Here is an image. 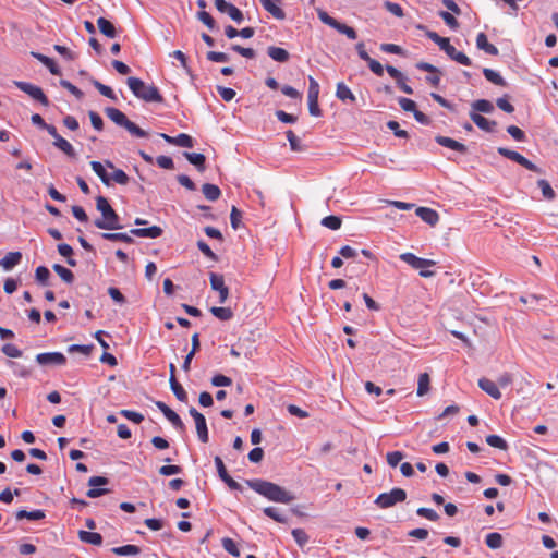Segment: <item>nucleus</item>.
Returning <instances> with one entry per match:
<instances>
[{
    "label": "nucleus",
    "instance_id": "nucleus-54",
    "mask_svg": "<svg viewBox=\"0 0 558 558\" xmlns=\"http://www.w3.org/2000/svg\"><path fill=\"white\" fill-rule=\"evenodd\" d=\"M319 96V84L317 81L310 76L308 77V93H307V100L312 99H318Z\"/></svg>",
    "mask_w": 558,
    "mask_h": 558
},
{
    "label": "nucleus",
    "instance_id": "nucleus-42",
    "mask_svg": "<svg viewBox=\"0 0 558 558\" xmlns=\"http://www.w3.org/2000/svg\"><path fill=\"white\" fill-rule=\"evenodd\" d=\"M210 313L220 320H230L233 317V312L229 307H217L213 306Z\"/></svg>",
    "mask_w": 558,
    "mask_h": 558
},
{
    "label": "nucleus",
    "instance_id": "nucleus-23",
    "mask_svg": "<svg viewBox=\"0 0 558 558\" xmlns=\"http://www.w3.org/2000/svg\"><path fill=\"white\" fill-rule=\"evenodd\" d=\"M476 47L490 56H497L499 53L498 48L488 41L487 36L484 33L477 34Z\"/></svg>",
    "mask_w": 558,
    "mask_h": 558
},
{
    "label": "nucleus",
    "instance_id": "nucleus-14",
    "mask_svg": "<svg viewBox=\"0 0 558 558\" xmlns=\"http://www.w3.org/2000/svg\"><path fill=\"white\" fill-rule=\"evenodd\" d=\"M36 361L40 365H64L66 357L60 352H47L37 354Z\"/></svg>",
    "mask_w": 558,
    "mask_h": 558
},
{
    "label": "nucleus",
    "instance_id": "nucleus-59",
    "mask_svg": "<svg viewBox=\"0 0 558 558\" xmlns=\"http://www.w3.org/2000/svg\"><path fill=\"white\" fill-rule=\"evenodd\" d=\"M159 474L162 476H170L174 474H180L182 472V468L175 464L162 465L158 470Z\"/></svg>",
    "mask_w": 558,
    "mask_h": 558
},
{
    "label": "nucleus",
    "instance_id": "nucleus-25",
    "mask_svg": "<svg viewBox=\"0 0 558 558\" xmlns=\"http://www.w3.org/2000/svg\"><path fill=\"white\" fill-rule=\"evenodd\" d=\"M21 259L22 254L20 252H10L0 259V266L5 270H10L19 265Z\"/></svg>",
    "mask_w": 558,
    "mask_h": 558
},
{
    "label": "nucleus",
    "instance_id": "nucleus-29",
    "mask_svg": "<svg viewBox=\"0 0 558 558\" xmlns=\"http://www.w3.org/2000/svg\"><path fill=\"white\" fill-rule=\"evenodd\" d=\"M105 165L109 169L113 170L110 180L112 179L116 183L120 185H126L129 183V175L122 169H116L114 165L109 160H106Z\"/></svg>",
    "mask_w": 558,
    "mask_h": 558
},
{
    "label": "nucleus",
    "instance_id": "nucleus-15",
    "mask_svg": "<svg viewBox=\"0 0 558 558\" xmlns=\"http://www.w3.org/2000/svg\"><path fill=\"white\" fill-rule=\"evenodd\" d=\"M155 404L175 428H178V429L184 428V424H183L181 417L172 409H170L165 402L156 401Z\"/></svg>",
    "mask_w": 558,
    "mask_h": 558
},
{
    "label": "nucleus",
    "instance_id": "nucleus-9",
    "mask_svg": "<svg viewBox=\"0 0 558 558\" xmlns=\"http://www.w3.org/2000/svg\"><path fill=\"white\" fill-rule=\"evenodd\" d=\"M14 85L22 92L29 95L33 99L40 102L43 106H49V100L47 96L44 94L43 89L36 85H33L27 82L15 81Z\"/></svg>",
    "mask_w": 558,
    "mask_h": 558
},
{
    "label": "nucleus",
    "instance_id": "nucleus-11",
    "mask_svg": "<svg viewBox=\"0 0 558 558\" xmlns=\"http://www.w3.org/2000/svg\"><path fill=\"white\" fill-rule=\"evenodd\" d=\"M209 281L211 289L219 293V302L225 303L229 298V288L225 284L223 276L210 272Z\"/></svg>",
    "mask_w": 558,
    "mask_h": 558
},
{
    "label": "nucleus",
    "instance_id": "nucleus-35",
    "mask_svg": "<svg viewBox=\"0 0 558 558\" xmlns=\"http://www.w3.org/2000/svg\"><path fill=\"white\" fill-rule=\"evenodd\" d=\"M183 155L198 171L203 172L205 170L206 158L203 154L185 151Z\"/></svg>",
    "mask_w": 558,
    "mask_h": 558
},
{
    "label": "nucleus",
    "instance_id": "nucleus-44",
    "mask_svg": "<svg viewBox=\"0 0 558 558\" xmlns=\"http://www.w3.org/2000/svg\"><path fill=\"white\" fill-rule=\"evenodd\" d=\"M472 109L474 112H484L490 113L494 110V106L489 100L478 99L472 104Z\"/></svg>",
    "mask_w": 558,
    "mask_h": 558
},
{
    "label": "nucleus",
    "instance_id": "nucleus-32",
    "mask_svg": "<svg viewBox=\"0 0 558 558\" xmlns=\"http://www.w3.org/2000/svg\"><path fill=\"white\" fill-rule=\"evenodd\" d=\"M78 538L87 544L100 546L102 543V536L97 532L80 531Z\"/></svg>",
    "mask_w": 558,
    "mask_h": 558
},
{
    "label": "nucleus",
    "instance_id": "nucleus-3",
    "mask_svg": "<svg viewBox=\"0 0 558 558\" xmlns=\"http://www.w3.org/2000/svg\"><path fill=\"white\" fill-rule=\"evenodd\" d=\"M126 83L135 97L146 102H163V97L155 85H147L138 77H129Z\"/></svg>",
    "mask_w": 558,
    "mask_h": 558
},
{
    "label": "nucleus",
    "instance_id": "nucleus-12",
    "mask_svg": "<svg viewBox=\"0 0 558 558\" xmlns=\"http://www.w3.org/2000/svg\"><path fill=\"white\" fill-rule=\"evenodd\" d=\"M215 7L220 13L228 14L236 23H241L244 19L242 11L226 0H215Z\"/></svg>",
    "mask_w": 558,
    "mask_h": 558
},
{
    "label": "nucleus",
    "instance_id": "nucleus-31",
    "mask_svg": "<svg viewBox=\"0 0 558 558\" xmlns=\"http://www.w3.org/2000/svg\"><path fill=\"white\" fill-rule=\"evenodd\" d=\"M336 96L341 101L349 100L350 102H354L356 100L354 94L343 82L337 84Z\"/></svg>",
    "mask_w": 558,
    "mask_h": 558
},
{
    "label": "nucleus",
    "instance_id": "nucleus-5",
    "mask_svg": "<svg viewBox=\"0 0 558 558\" xmlns=\"http://www.w3.org/2000/svg\"><path fill=\"white\" fill-rule=\"evenodd\" d=\"M399 257L413 269L418 270L420 276L423 278H430L435 275V271L428 269L436 265V262L433 259L422 258L410 252L402 253Z\"/></svg>",
    "mask_w": 558,
    "mask_h": 558
},
{
    "label": "nucleus",
    "instance_id": "nucleus-27",
    "mask_svg": "<svg viewBox=\"0 0 558 558\" xmlns=\"http://www.w3.org/2000/svg\"><path fill=\"white\" fill-rule=\"evenodd\" d=\"M267 53L272 60L281 63L287 62L290 58V54L286 49L277 46H269L267 48Z\"/></svg>",
    "mask_w": 558,
    "mask_h": 558
},
{
    "label": "nucleus",
    "instance_id": "nucleus-55",
    "mask_svg": "<svg viewBox=\"0 0 558 558\" xmlns=\"http://www.w3.org/2000/svg\"><path fill=\"white\" fill-rule=\"evenodd\" d=\"M35 277H36V280L39 283L46 286L47 282H48L49 277H50V271H49V269L47 267L39 266L35 270Z\"/></svg>",
    "mask_w": 558,
    "mask_h": 558
},
{
    "label": "nucleus",
    "instance_id": "nucleus-22",
    "mask_svg": "<svg viewBox=\"0 0 558 558\" xmlns=\"http://www.w3.org/2000/svg\"><path fill=\"white\" fill-rule=\"evenodd\" d=\"M130 234L140 236V238L156 239L162 234V229L158 226H153L149 228L132 229V230H130Z\"/></svg>",
    "mask_w": 558,
    "mask_h": 558
},
{
    "label": "nucleus",
    "instance_id": "nucleus-37",
    "mask_svg": "<svg viewBox=\"0 0 558 558\" xmlns=\"http://www.w3.org/2000/svg\"><path fill=\"white\" fill-rule=\"evenodd\" d=\"M90 167H92L93 171L99 177L101 182L105 185L109 186L110 185V177L107 173L105 166L99 161H92Z\"/></svg>",
    "mask_w": 558,
    "mask_h": 558
},
{
    "label": "nucleus",
    "instance_id": "nucleus-61",
    "mask_svg": "<svg viewBox=\"0 0 558 558\" xmlns=\"http://www.w3.org/2000/svg\"><path fill=\"white\" fill-rule=\"evenodd\" d=\"M416 513L417 515L430 521H437L439 519L438 513L430 508L421 507L416 510Z\"/></svg>",
    "mask_w": 558,
    "mask_h": 558
},
{
    "label": "nucleus",
    "instance_id": "nucleus-6",
    "mask_svg": "<svg viewBox=\"0 0 558 558\" xmlns=\"http://www.w3.org/2000/svg\"><path fill=\"white\" fill-rule=\"evenodd\" d=\"M407 499V492L402 488L395 487L388 493H383L377 496L374 504L381 509L393 507L399 502H403Z\"/></svg>",
    "mask_w": 558,
    "mask_h": 558
},
{
    "label": "nucleus",
    "instance_id": "nucleus-48",
    "mask_svg": "<svg viewBox=\"0 0 558 558\" xmlns=\"http://www.w3.org/2000/svg\"><path fill=\"white\" fill-rule=\"evenodd\" d=\"M101 238L112 242L132 243L133 239L128 233H101Z\"/></svg>",
    "mask_w": 558,
    "mask_h": 558
},
{
    "label": "nucleus",
    "instance_id": "nucleus-30",
    "mask_svg": "<svg viewBox=\"0 0 558 558\" xmlns=\"http://www.w3.org/2000/svg\"><path fill=\"white\" fill-rule=\"evenodd\" d=\"M45 517H46V513L41 509H36V510H33V511L19 510L15 513V518L17 520L27 519V520H31V521H38V520L44 519Z\"/></svg>",
    "mask_w": 558,
    "mask_h": 558
},
{
    "label": "nucleus",
    "instance_id": "nucleus-51",
    "mask_svg": "<svg viewBox=\"0 0 558 558\" xmlns=\"http://www.w3.org/2000/svg\"><path fill=\"white\" fill-rule=\"evenodd\" d=\"M322 225L330 230H338L341 227V219L338 216H327L323 218Z\"/></svg>",
    "mask_w": 558,
    "mask_h": 558
},
{
    "label": "nucleus",
    "instance_id": "nucleus-18",
    "mask_svg": "<svg viewBox=\"0 0 558 558\" xmlns=\"http://www.w3.org/2000/svg\"><path fill=\"white\" fill-rule=\"evenodd\" d=\"M415 214L424 222L432 227L436 226L439 221V214L429 207H417Z\"/></svg>",
    "mask_w": 558,
    "mask_h": 558
},
{
    "label": "nucleus",
    "instance_id": "nucleus-13",
    "mask_svg": "<svg viewBox=\"0 0 558 558\" xmlns=\"http://www.w3.org/2000/svg\"><path fill=\"white\" fill-rule=\"evenodd\" d=\"M108 478L104 476H92L88 480V485L92 487L87 490L86 495L89 498H97L108 493L106 488H98V486H104L108 484Z\"/></svg>",
    "mask_w": 558,
    "mask_h": 558
},
{
    "label": "nucleus",
    "instance_id": "nucleus-56",
    "mask_svg": "<svg viewBox=\"0 0 558 558\" xmlns=\"http://www.w3.org/2000/svg\"><path fill=\"white\" fill-rule=\"evenodd\" d=\"M263 512L271 518L272 520L279 522V523H286L287 522V519L286 517H283L277 508H274V507H266L264 508Z\"/></svg>",
    "mask_w": 558,
    "mask_h": 558
},
{
    "label": "nucleus",
    "instance_id": "nucleus-43",
    "mask_svg": "<svg viewBox=\"0 0 558 558\" xmlns=\"http://www.w3.org/2000/svg\"><path fill=\"white\" fill-rule=\"evenodd\" d=\"M485 543L487 547L492 549H498L502 546V536L497 532L488 533L485 537Z\"/></svg>",
    "mask_w": 558,
    "mask_h": 558
},
{
    "label": "nucleus",
    "instance_id": "nucleus-64",
    "mask_svg": "<svg viewBox=\"0 0 558 558\" xmlns=\"http://www.w3.org/2000/svg\"><path fill=\"white\" fill-rule=\"evenodd\" d=\"M197 19L204 23L209 29H213L216 25L215 23V20L213 19V16L206 12L205 10H201L198 13H197Z\"/></svg>",
    "mask_w": 558,
    "mask_h": 558
},
{
    "label": "nucleus",
    "instance_id": "nucleus-16",
    "mask_svg": "<svg viewBox=\"0 0 558 558\" xmlns=\"http://www.w3.org/2000/svg\"><path fill=\"white\" fill-rule=\"evenodd\" d=\"M435 141L440 146L447 147V148L458 151L462 155L468 153V147L463 143H460L451 137L437 135L435 137Z\"/></svg>",
    "mask_w": 558,
    "mask_h": 558
},
{
    "label": "nucleus",
    "instance_id": "nucleus-34",
    "mask_svg": "<svg viewBox=\"0 0 558 558\" xmlns=\"http://www.w3.org/2000/svg\"><path fill=\"white\" fill-rule=\"evenodd\" d=\"M446 53L449 58H451L452 60L462 65L470 66L472 64L471 59L465 53L458 51L452 45L450 46Z\"/></svg>",
    "mask_w": 558,
    "mask_h": 558
},
{
    "label": "nucleus",
    "instance_id": "nucleus-1",
    "mask_svg": "<svg viewBox=\"0 0 558 558\" xmlns=\"http://www.w3.org/2000/svg\"><path fill=\"white\" fill-rule=\"evenodd\" d=\"M247 484L253 490L270 501L289 504L294 499L292 494L272 482L253 480L248 481Z\"/></svg>",
    "mask_w": 558,
    "mask_h": 558
},
{
    "label": "nucleus",
    "instance_id": "nucleus-57",
    "mask_svg": "<svg viewBox=\"0 0 558 558\" xmlns=\"http://www.w3.org/2000/svg\"><path fill=\"white\" fill-rule=\"evenodd\" d=\"M230 222H231V227L234 230H238L241 227L242 213L235 206H232V208H231Z\"/></svg>",
    "mask_w": 558,
    "mask_h": 558
},
{
    "label": "nucleus",
    "instance_id": "nucleus-58",
    "mask_svg": "<svg viewBox=\"0 0 558 558\" xmlns=\"http://www.w3.org/2000/svg\"><path fill=\"white\" fill-rule=\"evenodd\" d=\"M94 349L93 344L89 345H81V344H72L68 348L69 353H81L83 355L88 356Z\"/></svg>",
    "mask_w": 558,
    "mask_h": 558
},
{
    "label": "nucleus",
    "instance_id": "nucleus-63",
    "mask_svg": "<svg viewBox=\"0 0 558 558\" xmlns=\"http://www.w3.org/2000/svg\"><path fill=\"white\" fill-rule=\"evenodd\" d=\"M403 453L401 451H391V452H388L387 456H386V459H387V463L391 466V468H396L400 462L401 460L403 459Z\"/></svg>",
    "mask_w": 558,
    "mask_h": 558
},
{
    "label": "nucleus",
    "instance_id": "nucleus-62",
    "mask_svg": "<svg viewBox=\"0 0 558 558\" xmlns=\"http://www.w3.org/2000/svg\"><path fill=\"white\" fill-rule=\"evenodd\" d=\"M232 384V379L226 375L218 374L211 378V385L215 387H227Z\"/></svg>",
    "mask_w": 558,
    "mask_h": 558
},
{
    "label": "nucleus",
    "instance_id": "nucleus-36",
    "mask_svg": "<svg viewBox=\"0 0 558 558\" xmlns=\"http://www.w3.org/2000/svg\"><path fill=\"white\" fill-rule=\"evenodd\" d=\"M202 192L204 196L210 202L217 201L221 195L220 189L217 185L210 183L203 184Z\"/></svg>",
    "mask_w": 558,
    "mask_h": 558
},
{
    "label": "nucleus",
    "instance_id": "nucleus-52",
    "mask_svg": "<svg viewBox=\"0 0 558 558\" xmlns=\"http://www.w3.org/2000/svg\"><path fill=\"white\" fill-rule=\"evenodd\" d=\"M94 86L96 87V89L105 97L111 99V100H116L117 97H116V94L112 90L111 87L98 82V81H94L93 82Z\"/></svg>",
    "mask_w": 558,
    "mask_h": 558
},
{
    "label": "nucleus",
    "instance_id": "nucleus-46",
    "mask_svg": "<svg viewBox=\"0 0 558 558\" xmlns=\"http://www.w3.org/2000/svg\"><path fill=\"white\" fill-rule=\"evenodd\" d=\"M486 442L490 447L497 448L499 450H507L508 449L507 441L504 438H501L500 436H498V435H488L486 437Z\"/></svg>",
    "mask_w": 558,
    "mask_h": 558
},
{
    "label": "nucleus",
    "instance_id": "nucleus-26",
    "mask_svg": "<svg viewBox=\"0 0 558 558\" xmlns=\"http://www.w3.org/2000/svg\"><path fill=\"white\" fill-rule=\"evenodd\" d=\"M97 26L99 32L109 38H114L117 36L116 26L107 19L99 17L97 20Z\"/></svg>",
    "mask_w": 558,
    "mask_h": 558
},
{
    "label": "nucleus",
    "instance_id": "nucleus-45",
    "mask_svg": "<svg viewBox=\"0 0 558 558\" xmlns=\"http://www.w3.org/2000/svg\"><path fill=\"white\" fill-rule=\"evenodd\" d=\"M141 549L136 545H124L120 547L112 548V553L117 556H128V555H137Z\"/></svg>",
    "mask_w": 558,
    "mask_h": 558
},
{
    "label": "nucleus",
    "instance_id": "nucleus-4",
    "mask_svg": "<svg viewBox=\"0 0 558 558\" xmlns=\"http://www.w3.org/2000/svg\"><path fill=\"white\" fill-rule=\"evenodd\" d=\"M106 116L117 125L124 128L128 130L132 135L136 137H146L147 132L142 130L140 126H137L135 123L130 121L126 116L119 109L113 107H108L105 109Z\"/></svg>",
    "mask_w": 558,
    "mask_h": 558
},
{
    "label": "nucleus",
    "instance_id": "nucleus-17",
    "mask_svg": "<svg viewBox=\"0 0 558 558\" xmlns=\"http://www.w3.org/2000/svg\"><path fill=\"white\" fill-rule=\"evenodd\" d=\"M160 136L169 144H173V145H177V146H180V147H186V148H191L194 146V141L192 138V136H190L189 134H185V133H180L179 135L177 136H170V135H167V134H160Z\"/></svg>",
    "mask_w": 558,
    "mask_h": 558
},
{
    "label": "nucleus",
    "instance_id": "nucleus-8",
    "mask_svg": "<svg viewBox=\"0 0 558 558\" xmlns=\"http://www.w3.org/2000/svg\"><path fill=\"white\" fill-rule=\"evenodd\" d=\"M497 151L502 157H506V158L521 165L522 167H524L525 169H527L530 171H533L536 173H542L541 168H538L535 163L531 162L529 159H526L523 155L519 154L518 151H514V150H511V149L505 148V147H498Z\"/></svg>",
    "mask_w": 558,
    "mask_h": 558
},
{
    "label": "nucleus",
    "instance_id": "nucleus-2",
    "mask_svg": "<svg viewBox=\"0 0 558 558\" xmlns=\"http://www.w3.org/2000/svg\"><path fill=\"white\" fill-rule=\"evenodd\" d=\"M96 207L101 213V218L94 221L98 229L102 230H118L122 226L119 222V216L109 204L108 199L104 196L96 198Z\"/></svg>",
    "mask_w": 558,
    "mask_h": 558
},
{
    "label": "nucleus",
    "instance_id": "nucleus-39",
    "mask_svg": "<svg viewBox=\"0 0 558 558\" xmlns=\"http://www.w3.org/2000/svg\"><path fill=\"white\" fill-rule=\"evenodd\" d=\"M53 145L60 149L62 153H64L68 157H75V150L71 143L66 141L65 138H57V141H53Z\"/></svg>",
    "mask_w": 558,
    "mask_h": 558
},
{
    "label": "nucleus",
    "instance_id": "nucleus-40",
    "mask_svg": "<svg viewBox=\"0 0 558 558\" xmlns=\"http://www.w3.org/2000/svg\"><path fill=\"white\" fill-rule=\"evenodd\" d=\"M52 269L58 274V276L66 283L71 284L74 281V275L73 272L65 268L64 266L60 264H54L52 266Z\"/></svg>",
    "mask_w": 558,
    "mask_h": 558
},
{
    "label": "nucleus",
    "instance_id": "nucleus-20",
    "mask_svg": "<svg viewBox=\"0 0 558 558\" xmlns=\"http://www.w3.org/2000/svg\"><path fill=\"white\" fill-rule=\"evenodd\" d=\"M418 29L421 31H424L426 36L433 40L436 45L439 46V48L441 50H444L445 52H447V50L450 48L451 44H450V40L449 38L447 37H441L439 36L436 32H433V31H428L426 29V27L424 25H417L416 26Z\"/></svg>",
    "mask_w": 558,
    "mask_h": 558
},
{
    "label": "nucleus",
    "instance_id": "nucleus-19",
    "mask_svg": "<svg viewBox=\"0 0 558 558\" xmlns=\"http://www.w3.org/2000/svg\"><path fill=\"white\" fill-rule=\"evenodd\" d=\"M478 387L495 400H499L501 398L498 385L486 377L478 379Z\"/></svg>",
    "mask_w": 558,
    "mask_h": 558
},
{
    "label": "nucleus",
    "instance_id": "nucleus-49",
    "mask_svg": "<svg viewBox=\"0 0 558 558\" xmlns=\"http://www.w3.org/2000/svg\"><path fill=\"white\" fill-rule=\"evenodd\" d=\"M286 135L289 141L291 150H293V151L304 150L301 140L294 134V132L292 130L287 131Z\"/></svg>",
    "mask_w": 558,
    "mask_h": 558
},
{
    "label": "nucleus",
    "instance_id": "nucleus-47",
    "mask_svg": "<svg viewBox=\"0 0 558 558\" xmlns=\"http://www.w3.org/2000/svg\"><path fill=\"white\" fill-rule=\"evenodd\" d=\"M58 252L61 256L68 258L66 263L70 266H72V267L76 266V260L71 257L73 254V248L69 244H65V243L59 244Z\"/></svg>",
    "mask_w": 558,
    "mask_h": 558
},
{
    "label": "nucleus",
    "instance_id": "nucleus-41",
    "mask_svg": "<svg viewBox=\"0 0 558 558\" xmlns=\"http://www.w3.org/2000/svg\"><path fill=\"white\" fill-rule=\"evenodd\" d=\"M483 74H484L485 78L487 81H489L490 83L498 85V86H506V81L498 72H496L492 69L485 68L483 70Z\"/></svg>",
    "mask_w": 558,
    "mask_h": 558
},
{
    "label": "nucleus",
    "instance_id": "nucleus-7",
    "mask_svg": "<svg viewBox=\"0 0 558 558\" xmlns=\"http://www.w3.org/2000/svg\"><path fill=\"white\" fill-rule=\"evenodd\" d=\"M317 15H318V19L324 24L332 27L333 29H336L340 34L345 35L349 39H352V40L356 39L357 33H356V31L353 27L337 21L335 17L330 16L323 9H317Z\"/></svg>",
    "mask_w": 558,
    "mask_h": 558
},
{
    "label": "nucleus",
    "instance_id": "nucleus-10",
    "mask_svg": "<svg viewBox=\"0 0 558 558\" xmlns=\"http://www.w3.org/2000/svg\"><path fill=\"white\" fill-rule=\"evenodd\" d=\"M189 412L195 421L198 439L204 444L208 442L209 436L205 416L195 408H191Z\"/></svg>",
    "mask_w": 558,
    "mask_h": 558
},
{
    "label": "nucleus",
    "instance_id": "nucleus-38",
    "mask_svg": "<svg viewBox=\"0 0 558 558\" xmlns=\"http://www.w3.org/2000/svg\"><path fill=\"white\" fill-rule=\"evenodd\" d=\"M430 378L427 373H422L417 380V396L423 397L429 391Z\"/></svg>",
    "mask_w": 558,
    "mask_h": 558
},
{
    "label": "nucleus",
    "instance_id": "nucleus-60",
    "mask_svg": "<svg viewBox=\"0 0 558 558\" xmlns=\"http://www.w3.org/2000/svg\"><path fill=\"white\" fill-rule=\"evenodd\" d=\"M439 16L451 29H457L459 27V23L452 13L447 11H440Z\"/></svg>",
    "mask_w": 558,
    "mask_h": 558
},
{
    "label": "nucleus",
    "instance_id": "nucleus-50",
    "mask_svg": "<svg viewBox=\"0 0 558 558\" xmlns=\"http://www.w3.org/2000/svg\"><path fill=\"white\" fill-rule=\"evenodd\" d=\"M221 544H222L223 549L227 553H229L230 555H232L234 557L240 556V550H239L235 542L232 538L225 537V538H222Z\"/></svg>",
    "mask_w": 558,
    "mask_h": 558
},
{
    "label": "nucleus",
    "instance_id": "nucleus-33",
    "mask_svg": "<svg viewBox=\"0 0 558 558\" xmlns=\"http://www.w3.org/2000/svg\"><path fill=\"white\" fill-rule=\"evenodd\" d=\"M31 54L34 58H36L38 61H40L45 66H47L51 74H53V75L60 74V70H59L58 65L51 58H49L45 54H41L39 52H34V51L31 52Z\"/></svg>",
    "mask_w": 558,
    "mask_h": 558
},
{
    "label": "nucleus",
    "instance_id": "nucleus-24",
    "mask_svg": "<svg viewBox=\"0 0 558 558\" xmlns=\"http://www.w3.org/2000/svg\"><path fill=\"white\" fill-rule=\"evenodd\" d=\"M264 9L277 20H284L286 13L278 5L279 0H259Z\"/></svg>",
    "mask_w": 558,
    "mask_h": 558
},
{
    "label": "nucleus",
    "instance_id": "nucleus-53",
    "mask_svg": "<svg viewBox=\"0 0 558 558\" xmlns=\"http://www.w3.org/2000/svg\"><path fill=\"white\" fill-rule=\"evenodd\" d=\"M537 185L542 190V194L546 199L555 198L556 194H555L554 190L551 189L550 184L548 183V181H546L544 179L538 180Z\"/></svg>",
    "mask_w": 558,
    "mask_h": 558
},
{
    "label": "nucleus",
    "instance_id": "nucleus-28",
    "mask_svg": "<svg viewBox=\"0 0 558 558\" xmlns=\"http://www.w3.org/2000/svg\"><path fill=\"white\" fill-rule=\"evenodd\" d=\"M169 384L172 392L177 397V399L181 402L187 401V393L182 387V385L177 380V377L174 375L169 377Z\"/></svg>",
    "mask_w": 558,
    "mask_h": 558
},
{
    "label": "nucleus",
    "instance_id": "nucleus-21",
    "mask_svg": "<svg viewBox=\"0 0 558 558\" xmlns=\"http://www.w3.org/2000/svg\"><path fill=\"white\" fill-rule=\"evenodd\" d=\"M470 118L477 128L486 132H493L497 125L496 121H490L483 117L482 114L474 111L470 112Z\"/></svg>",
    "mask_w": 558,
    "mask_h": 558
}]
</instances>
